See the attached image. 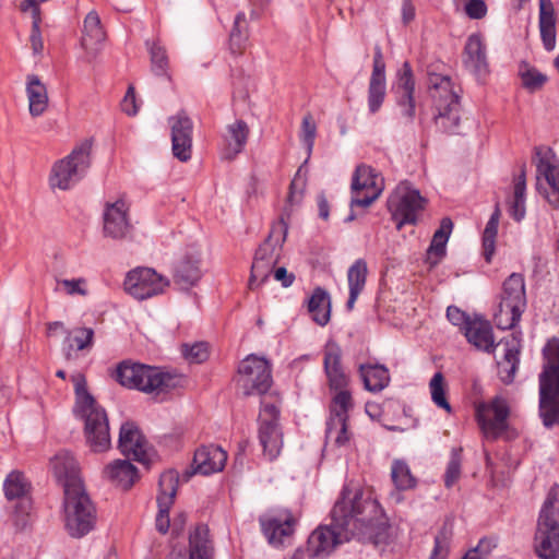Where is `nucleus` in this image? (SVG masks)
<instances>
[{
  "label": "nucleus",
  "instance_id": "1",
  "mask_svg": "<svg viewBox=\"0 0 559 559\" xmlns=\"http://www.w3.org/2000/svg\"><path fill=\"white\" fill-rule=\"evenodd\" d=\"M381 512L379 502L353 483L346 484L335 502L330 525L319 526L308 538L310 557H325L340 544L350 540Z\"/></svg>",
  "mask_w": 559,
  "mask_h": 559
},
{
  "label": "nucleus",
  "instance_id": "2",
  "mask_svg": "<svg viewBox=\"0 0 559 559\" xmlns=\"http://www.w3.org/2000/svg\"><path fill=\"white\" fill-rule=\"evenodd\" d=\"M112 377L121 386L136 390L154 397L182 388L186 382V378L179 373L132 360L120 361Z\"/></svg>",
  "mask_w": 559,
  "mask_h": 559
},
{
  "label": "nucleus",
  "instance_id": "3",
  "mask_svg": "<svg viewBox=\"0 0 559 559\" xmlns=\"http://www.w3.org/2000/svg\"><path fill=\"white\" fill-rule=\"evenodd\" d=\"M71 380L75 393L74 414L84 421V432L91 449L94 452H103L110 447L106 411L88 393L84 374L76 372L71 376Z\"/></svg>",
  "mask_w": 559,
  "mask_h": 559
},
{
  "label": "nucleus",
  "instance_id": "4",
  "mask_svg": "<svg viewBox=\"0 0 559 559\" xmlns=\"http://www.w3.org/2000/svg\"><path fill=\"white\" fill-rule=\"evenodd\" d=\"M543 358L538 413L544 427L550 429L559 425V338L552 337L546 343Z\"/></svg>",
  "mask_w": 559,
  "mask_h": 559
},
{
  "label": "nucleus",
  "instance_id": "5",
  "mask_svg": "<svg viewBox=\"0 0 559 559\" xmlns=\"http://www.w3.org/2000/svg\"><path fill=\"white\" fill-rule=\"evenodd\" d=\"M535 550L540 559H559V486L554 485L542 507Z\"/></svg>",
  "mask_w": 559,
  "mask_h": 559
},
{
  "label": "nucleus",
  "instance_id": "6",
  "mask_svg": "<svg viewBox=\"0 0 559 559\" xmlns=\"http://www.w3.org/2000/svg\"><path fill=\"white\" fill-rule=\"evenodd\" d=\"M430 94L433 99L435 123L445 133H459L460 126V97L453 91L449 76L433 74L429 78Z\"/></svg>",
  "mask_w": 559,
  "mask_h": 559
},
{
  "label": "nucleus",
  "instance_id": "7",
  "mask_svg": "<svg viewBox=\"0 0 559 559\" xmlns=\"http://www.w3.org/2000/svg\"><path fill=\"white\" fill-rule=\"evenodd\" d=\"M63 512L64 526L71 537L81 538L96 525V508L84 488L64 492Z\"/></svg>",
  "mask_w": 559,
  "mask_h": 559
},
{
  "label": "nucleus",
  "instance_id": "8",
  "mask_svg": "<svg viewBox=\"0 0 559 559\" xmlns=\"http://www.w3.org/2000/svg\"><path fill=\"white\" fill-rule=\"evenodd\" d=\"M287 231L288 225L281 217L272 226L267 238L255 250L249 277L250 289L259 287L270 277L273 266L277 263L278 250L286 240Z\"/></svg>",
  "mask_w": 559,
  "mask_h": 559
},
{
  "label": "nucleus",
  "instance_id": "9",
  "mask_svg": "<svg viewBox=\"0 0 559 559\" xmlns=\"http://www.w3.org/2000/svg\"><path fill=\"white\" fill-rule=\"evenodd\" d=\"M525 281L521 273H512L502 285V293L493 320L498 329H513L526 308Z\"/></svg>",
  "mask_w": 559,
  "mask_h": 559
},
{
  "label": "nucleus",
  "instance_id": "10",
  "mask_svg": "<svg viewBox=\"0 0 559 559\" xmlns=\"http://www.w3.org/2000/svg\"><path fill=\"white\" fill-rule=\"evenodd\" d=\"M92 141L85 140L64 158L55 163L50 185L52 188L68 190L79 182L91 166Z\"/></svg>",
  "mask_w": 559,
  "mask_h": 559
},
{
  "label": "nucleus",
  "instance_id": "11",
  "mask_svg": "<svg viewBox=\"0 0 559 559\" xmlns=\"http://www.w3.org/2000/svg\"><path fill=\"white\" fill-rule=\"evenodd\" d=\"M280 403L276 399H263L259 414V441L264 455L273 461L283 448V432L280 426Z\"/></svg>",
  "mask_w": 559,
  "mask_h": 559
},
{
  "label": "nucleus",
  "instance_id": "12",
  "mask_svg": "<svg viewBox=\"0 0 559 559\" xmlns=\"http://www.w3.org/2000/svg\"><path fill=\"white\" fill-rule=\"evenodd\" d=\"M238 384L245 395H263L273 384L271 362L254 354L248 355L238 366Z\"/></svg>",
  "mask_w": 559,
  "mask_h": 559
},
{
  "label": "nucleus",
  "instance_id": "13",
  "mask_svg": "<svg viewBox=\"0 0 559 559\" xmlns=\"http://www.w3.org/2000/svg\"><path fill=\"white\" fill-rule=\"evenodd\" d=\"M384 189L383 177L371 166L360 164L352 177L350 207H369Z\"/></svg>",
  "mask_w": 559,
  "mask_h": 559
},
{
  "label": "nucleus",
  "instance_id": "14",
  "mask_svg": "<svg viewBox=\"0 0 559 559\" xmlns=\"http://www.w3.org/2000/svg\"><path fill=\"white\" fill-rule=\"evenodd\" d=\"M425 199L416 189L400 187L388 199V209L396 222L397 229L403 225L416 224L418 213L424 210Z\"/></svg>",
  "mask_w": 559,
  "mask_h": 559
},
{
  "label": "nucleus",
  "instance_id": "15",
  "mask_svg": "<svg viewBox=\"0 0 559 559\" xmlns=\"http://www.w3.org/2000/svg\"><path fill=\"white\" fill-rule=\"evenodd\" d=\"M476 420L487 438L497 439L508 429L510 407L506 399L493 397L476 406Z\"/></svg>",
  "mask_w": 559,
  "mask_h": 559
},
{
  "label": "nucleus",
  "instance_id": "16",
  "mask_svg": "<svg viewBox=\"0 0 559 559\" xmlns=\"http://www.w3.org/2000/svg\"><path fill=\"white\" fill-rule=\"evenodd\" d=\"M169 285V281L150 267H138L130 271L123 286L128 294L135 299L143 300L162 294Z\"/></svg>",
  "mask_w": 559,
  "mask_h": 559
},
{
  "label": "nucleus",
  "instance_id": "17",
  "mask_svg": "<svg viewBox=\"0 0 559 559\" xmlns=\"http://www.w3.org/2000/svg\"><path fill=\"white\" fill-rule=\"evenodd\" d=\"M261 530L267 542L277 547L284 544L295 531L296 519L289 510H280L276 513H269L259 519Z\"/></svg>",
  "mask_w": 559,
  "mask_h": 559
},
{
  "label": "nucleus",
  "instance_id": "18",
  "mask_svg": "<svg viewBox=\"0 0 559 559\" xmlns=\"http://www.w3.org/2000/svg\"><path fill=\"white\" fill-rule=\"evenodd\" d=\"M157 496L158 512L155 519L156 530L166 534L170 527L169 510L178 488V476L174 471L165 472L159 477Z\"/></svg>",
  "mask_w": 559,
  "mask_h": 559
},
{
  "label": "nucleus",
  "instance_id": "19",
  "mask_svg": "<svg viewBox=\"0 0 559 559\" xmlns=\"http://www.w3.org/2000/svg\"><path fill=\"white\" fill-rule=\"evenodd\" d=\"M168 122L171 129V148L174 156L180 162L189 160L192 153L193 123L191 119L181 111L170 117Z\"/></svg>",
  "mask_w": 559,
  "mask_h": 559
},
{
  "label": "nucleus",
  "instance_id": "20",
  "mask_svg": "<svg viewBox=\"0 0 559 559\" xmlns=\"http://www.w3.org/2000/svg\"><path fill=\"white\" fill-rule=\"evenodd\" d=\"M118 445L121 453L129 460L147 463V443L134 423L127 421L121 425Z\"/></svg>",
  "mask_w": 559,
  "mask_h": 559
},
{
  "label": "nucleus",
  "instance_id": "21",
  "mask_svg": "<svg viewBox=\"0 0 559 559\" xmlns=\"http://www.w3.org/2000/svg\"><path fill=\"white\" fill-rule=\"evenodd\" d=\"M227 461V453L221 447L210 444L202 445L195 452L192 461V469L187 471L188 477L199 473L211 475L223 471Z\"/></svg>",
  "mask_w": 559,
  "mask_h": 559
},
{
  "label": "nucleus",
  "instance_id": "22",
  "mask_svg": "<svg viewBox=\"0 0 559 559\" xmlns=\"http://www.w3.org/2000/svg\"><path fill=\"white\" fill-rule=\"evenodd\" d=\"M538 160L536 164L537 178H545L547 187L544 189V197L548 203L556 210L559 209V166L551 158V151L548 150L542 154L539 147L535 148Z\"/></svg>",
  "mask_w": 559,
  "mask_h": 559
},
{
  "label": "nucleus",
  "instance_id": "23",
  "mask_svg": "<svg viewBox=\"0 0 559 559\" xmlns=\"http://www.w3.org/2000/svg\"><path fill=\"white\" fill-rule=\"evenodd\" d=\"M50 464L56 478L63 487V492L72 488H84L80 477L78 462L71 453L60 451L51 459Z\"/></svg>",
  "mask_w": 559,
  "mask_h": 559
},
{
  "label": "nucleus",
  "instance_id": "24",
  "mask_svg": "<svg viewBox=\"0 0 559 559\" xmlns=\"http://www.w3.org/2000/svg\"><path fill=\"white\" fill-rule=\"evenodd\" d=\"M129 207L123 200L108 203L104 212V233L114 239L127 237L132 226L128 217Z\"/></svg>",
  "mask_w": 559,
  "mask_h": 559
},
{
  "label": "nucleus",
  "instance_id": "25",
  "mask_svg": "<svg viewBox=\"0 0 559 559\" xmlns=\"http://www.w3.org/2000/svg\"><path fill=\"white\" fill-rule=\"evenodd\" d=\"M31 484L20 471H12L3 483L4 496L8 500H19L15 506L17 515H27L31 510V500L27 497Z\"/></svg>",
  "mask_w": 559,
  "mask_h": 559
},
{
  "label": "nucleus",
  "instance_id": "26",
  "mask_svg": "<svg viewBox=\"0 0 559 559\" xmlns=\"http://www.w3.org/2000/svg\"><path fill=\"white\" fill-rule=\"evenodd\" d=\"M199 254L187 253L174 266V283L182 290H188L202 277Z\"/></svg>",
  "mask_w": 559,
  "mask_h": 559
},
{
  "label": "nucleus",
  "instance_id": "27",
  "mask_svg": "<svg viewBox=\"0 0 559 559\" xmlns=\"http://www.w3.org/2000/svg\"><path fill=\"white\" fill-rule=\"evenodd\" d=\"M463 62L476 75H483L488 72L486 45L480 34L474 33L467 37L463 52Z\"/></svg>",
  "mask_w": 559,
  "mask_h": 559
},
{
  "label": "nucleus",
  "instance_id": "28",
  "mask_svg": "<svg viewBox=\"0 0 559 559\" xmlns=\"http://www.w3.org/2000/svg\"><path fill=\"white\" fill-rule=\"evenodd\" d=\"M497 345H503V359L499 361L501 380L509 384L513 382L520 364L521 340L514 334L501 340Z\"/></svg>",
  "mask_w": 559,
  "mask_h": 559
},
{
  "label": "nucleus",
  "instance_id": "29",
  "mask_svg": "<svg viewBox=\"0 0 559 559\" xmlns=\"http://www.w3.org/2000/svg\"><path fill=\"white\" fill-rule=\"evenodd\" d=\"M464 335L467 341L473 344L476 348L491 353L496 348L492 328L487 320L475 317L471 323H467V328L464 330Z\"/></svg>",
  "mask_w": 559,
  "mask_h": 559
},
{
  "label": "nucleus",
  "instance_id": "30",
  "mask_svg": "<svg viewBox=\"0 0 559 559\" xmlns=\"http://www.w3.org/2000/svg\"><path fill=\"white\" fill-rule=\"evenodd\" d=\"M556 12L551 0H539V33L547 51L556 47Z\"/></svg>",
  "mask_w": 559,
  "mask_h": 559
},
{
  "label": "nucleus",
  "instance_id": "31",
  "mask_svg": "<svg viewBox=\"0 0 559 559\" xmlns=\"http://www.w3.org/2000/svg\"><path fill=\"white\" fill-rule=\"evenodd\" d=\"M453 229V222L450 217H443L439 228L435 231L432 240L427 250V263L435 267L447 253V243Z\"/></svg>",
  "mask_w": 559,
  "mask_h": 559
},
{
  "label": "nucleus",
  "instance_id": "32",
  "mask_svg": "<svg viewBox=\"0 0 559 559\" xmlns=\"http://www.w3.org/2000/svg\"><path fill=\"white\" fill-rule=\"evenodd\" d=\"M368 266L365 259H357L347 271L348 299L346 309L352 311L366 286Z\"/></svg>",
  "mask_w": 559,
  "mask_h": 559
},
{
  "label": "nucleus",
  "instance_id": "33",
  "mask_svg": "<svg viewBox=\"0 0 559 559\" xmlns=\"http://www.w3.org/2000/svg\"><path fill=\"white\" fill-rule=\"evenodd\" d=\"M359 374L364 388L372 393H379L384 390L391 381L389 369L384 365H360Z\"/></svg>",
  "mask_w": 559,
  "mask_h": 559
},
{
  "label": "nucleus",
  "instance_id": "34",
  "mask_svg": "<svg viewBox=\"0 0 559 559\" xmlns=\"http://www.w3.org/2000/svg\"><path fill=\"white\" fill-rule=\"evenodd\" d=\"M249 136V128L243 120H236L227 126L224 158L234 159L242 152Z\"/></svg>",
  "mask_w": 559,
  "mask_h": 559
},
{
  "label": "nucleus",
  "instance_id": "35",
  "mask_svg": "<svg viewBox=\"0 0 559 559\" xmlns=\"http://www.w3.org/2000/svg\"><path fill=\"white\" fill-rule=\"evenodd\" d=\"M106 33L103 28L99 15L96 11H91L84 19L83 36L81 44L87 51H95L105 40Z\"/></svg>",
  "mask_w": 559,
  "mask_h": 559
},
{
  "label": "nucleus",
  "instance_id": "36",
  "mask_svg": "<svg viewBox=\"0 0 559 559\" xmlns=\"http://www.w3.org/2000/svg\"><path fill=\"white\" fill-rule=\"evenodd\" d=\"M26 93L29 114L33 117L41 116L48 106V93L46 85L37 75L27 76Z\"/></svg>",
  "mask_w": 559,
  "mask_h": 559
},
{
  "label": "nucleus",
  "instance_id": "37",
  "mask_svg": "<svg viewBox=\"0 0 559 559\" xmlns=\"http://www.w3.org/2000/svg\"><path fill=\"white\" fill-rule=\"evenodd\" d=\"M189 550V559H213L214 548L206 525H198L190 534Z\"/></svg>",
  "mask_w": 559,
  "mask_h": 559
},
{
  "label": "nucleus",
  "instance_id": "38",
  "mask_svg": "<svg viewBox=\"0 0 559 559\" xmlns=\"http://www.w3.org/2000/svg\"><path fill=\"white\" fill-rule=\"evenodd\" d=\"M308 312L312 320L324 326L331 318V298L329 293L322 287H316L307 302Z\"/></svg>",
  "mask_w": 559,
  "mask_h": 559
},
{
  "label": "nucleus",
  "instance_id": "39",
  "mask_svg": "<svg viewBox=\"0 0 559 559\" xmlns=\"http://www.w3.org/2000/svg\"><path fill=\"white\" fill-rule=\"evenodd\" d=\"M108 478L123 489H129L138 478L136 467L128 460H116L106 467Z\"/></svg>",
  "mask_w": 559,
  "mask_h": 559
},
{
  "label": "nucleus",
  "instance_id": "40",
  "mask_svg": "<svg viewBox=\"0 0 559 559\" xmlns=\"http://www.w3.org/2000/svg\"><path fill=\"white\" fill-rule=\"evenodd\" d=\"M249 28L246 14L237 13L229 33L228 47L233 55H241L247 47Z\"/></svg>",
  "mask_w": 559,
  "mask_h": 559
},
{
  "label": "nucleus",
  "instance_id": "41",
  "mask_svg": "<svg viewBox=\"0 0 559 559\" xmlns=\"http://www.w3.org/2000/svg\"><path fill=\"white\" fill-rule=\"evenodd\" d=\"M500 219V210L497 205L483 233V255L490 263L496 250V238Z\"/></svg>",
  "mask_w": 559,
  "mask_h": 559
},
{
  "label": "nucleus",
  "instance_id": "42",
  "mask_svg": "<svg viewBox=\"0 0 559 559\" xmlns=\"http://www.w3.org/2000/svg\"><path fill=\"white\" fill-rule=\"evenodd\" d=\"M348 431V418L329 417L326 421L325 437L337 447L346 445L350 440Z\"/></svg>",
  "mask_w": 559,
  "mask_h": 559
},
{
  "label": "nucleus",
  "instance_id": "43",
  "mask_svg": "<svg viewBox=\"0 0 559 559\" xmlns=\"http://www.w3.org/2000/svg\"><path fill=\"white\" fill-rule=\"evenodd\" d=\"M146 47L150 51L152 71L157 76H165L170 79L168 74V56L165 47L158 41H146Z\"/></svg>",
  "mask_w": 559,
  "mask_h": 559
},
{
  "label": "nucleus",
  "instance_id": "44",
  "mask_svg": "<svg viewBox=\"0 0 559 559\" xmlns=\"http://www.w3.org/2000/svg\"><path fill=\"white\" fill-rule=\"evenodd\" d=\"M391 477L399 490H408L416 486V479L404 461L395 460L392 463Z\"/></svg>",
  "mask_w": 559,
  "mask_h": 559
},
{
  "label": "nucleus",
  "instance_id": "45",
  "mask_svg": "<svg viewBox=\"0 0 559 559\" xmlns=\"http://www.w3.org/2000/svg\"><path fill=\"white\" fill-rule=\"evenodd\" d=\"M415 80L412 67L405 61L396 74L395 94L396 97L414 96Z\"/></svg>",
  "mask_w": 559,
  "mask_h": 559
},
{
  "label": "nucleus",
  "instance_id": "46",
  "mask_svg": "<svg viewBox=\"0 0 559 559\" xmlns=\"http://www.w3.org/2000/svg\"><path fill=\"white\" fill-rule=\"evenodd\" d=\"M429 389L432 402L447 413L452 412V407L447 400L444 377L441 372H436L429 382Z\"/></svg>",
  "mask_w": 559,
  "mask_h": 559
},
{
  "label": "nucleus",
  "instance_id": "47",
  "mask_svg": "<svg viewBox=\"0 0 559 559\" xmlns=\"http://www.w3.org/2000/svg\"><path fill=\"white\" fill-rule=\"evenodd\" d=\"M334 391L336 394L332 400L330 417L348 418V412L354 406L350 392L346 388Z\"/></svg>",
  "mask_w": 559,
  "mask_h": 559
},
{
  "label": "nucleus",
  "instance_id": "48",
  "mask_svg": "<svg viewBox=\"0 0 559 559\" xmlns=\"http://www.w3.org/2000/svg\"><path fill=\"white\" fill-rule=\"evenodd\" d=\"M29 8L33 9V16H34L32 34H31L32 48H33L35 53H39V52L43 51L44 44H43V39H41V35H40V29H39V22H40V20H39V16H38L39 15V8H38V4H37V0H25L24 3L22 4V10L26 11Z\"/></svg>",
  "mask_w": 559,
  "mask_h": 559
},
{
  "label": "nucleus",
  "instance_id": "49",
  "mask_svg": "<svg viewBox=\"0 0 559 559\" xmlns=\"http://www.w3.org/2000/svg\"><path fill=\"white\" fill-rule=\"evenodd\" d=\"M461 464H462V449L453 448L451 451V457L448 463L444 474V485L447 488H451L461 476Z\"/></svg>",
  "mask_w": 559,
  "mask_h": 559
},
{
  "label": "nucleus",
  "instance_id": "50",
  "mask_svg": "<svg viewBox=\"0 0 559 559\" xmlns=\"http://www.w3.org/2000/svg\"><path fill=\"white\" fill-rule=\"evenodd\" d=\"M323 367L325 374L342 368V349L335 342H328L324 347Z\"/></svg>",
  "mask_w": 559,
  "mask_h": 559
},
{
  "label": "nucleus",
  "instance_id": "51",
  "mask_svg": "<svg viewBox=\"0 0 559 559\" xmlns=\"http://www.w3.org/2000/svg\"><path fill=\"white\" fill-rule=\"evenodd\" d=\"M452 532L443 526L435 537V547L429 559H447L450 550Z\"/></svg>",
  "mask_w": 559,
  "mask_h": 559
},
{
  "label": "nucleus",
  "instance_id": "52",
  "mask_svg": "<svg viewBox=\"0 0 559 559\" xmlns=\"http://www.w3.org/2000/svg\"><path fill=\"white\" fill-rule=\"evenodd\" d=\"M181 354L190 364H201L209 358V346L205 342H197L192 345L183 344Z\"/></svg>",
  "mask_w": 559,
  "mask_h": 559
},
{
  "label": "nucleus",
  "instance_id": "53",
  "mask_svg": "<svg viewBox=\"0 0 559 559\" xmlns=\"http://www.w3.org/2000/svg\"><path fill=\"white\" fill-rule=\"evenodd\" d=\"M316 135L317 124L312 116L308 114L302 118L300 132V139L307 147L308 157L311 155V152L313 150Z\"/></svg>",
  "mask_w": 559,
  "mask_h": 559
},
{
  "label": "nucleus",
  "instance_id": "54",
  "mask_svg": "<svg viewBox=\"0 0 559 559\" xmlns=\"http://www.w3.org/2000/svg\"><path fill=\"white\" fill-rule=\"evenodd\" d=\"M385 98V83L369 82L368 108L370 114H376L381 108Z\"/></svg>",
  "mask_w": 559,
  "mask_h": 559
},
{
  "label": "nucleus",
  "instance_id": "55",
  "mask_svg": "<svg viewBox=\"0 0 559 559\" xmlns=\"http://www.w3.org/2000/svg\"><path fill=\"white\" fill-rule=\"evenodd\" d=\"M94 331L91 328H76L68 332V340H71L78 350L88 348L93 344Z\"/></svg>",
  "mask_w": 559,
  "mask_h": 559
},
{
  "label": "nucleus",
  "instance_id": "56",
  "mask_svg": "<svg viewBox=\"0 0 559 559\" xmlns=\"http://www.w3.org/2000/svg\"><path fill=\"white\" fill-rule=\"evenodd\" d=\"M521 79L523 86L532 92L540 88L547 81L546 75L535 68H527L521 71Z\"/></svg>",
  "mask_w": 559,
  "mask_h": 559
},
{
  "label": "nucleus",
  "instance_id": "57",
  "mask_svg": "<svg viewBox=\"0 0 559 559\" xmlns=\"http://www.w3.org/2000/svg\"><path fill=\"white\" fill-rule=\"evenodd\" d=\"M369 82L385 83V62L380 46L374 47L373 67Z\"/></svg>",
  "mask_w": 559,
  "mask_h": 559
},
{
  "label": "nucleus",
  "instance_id": "58",
  "mask_svg": "<svg viewBox=\"0 0 559 559\" xmlns=\"http://www.w3.org/2000/svg\"><path fill=\"white\" fill-rule=\"evenodd\" d=\"M447 318L453 325L459 326L463 332L465 328H467V323H471L473 320V318L455 306L448 307Z\"/></svg>",
  "mask_w": 559,
  "mask_h": 559
},
{
  "label": "nucleus",
  "instance_id": "59",
  "mask_svg": "<svg viewBox=\"0 0 559 559\" xmlns=\"http://www.w3.org/2000/svg\"><path fill=\"white\" fill-rule=\"evenodd\" d=\"M396 104L401 116L405 118L406 122L412 123L416 114L414 96L396 97Z\"/></svg>",
  "mask_w": 559,
  "mask_h": 559
},
{
  "label": "nucleus",
  "instance_id": "60",
  "mask_svg": "<svg viewBox=\"0 0 559 559\" xmlns=\"http://www.w3.org/2000/svg\"><path fill=\"white\" fill-rule=\"evenodd\" d=\"M464 11L469 19L480 20L487 14V4L484 0H468Z\"/></svg>",
  "mask_w": 559,
  "mask_h": 559
},
{
  "label": "nucleus",
  "instance_id": "61",
  "mask_svg": "<svg viewBox=\"0 0 559 559\" xmlns=\"http://www.w3.org/2000/svg\"><path fill=\"white\" fill-rule=\"evenodd\" d=\"M496 546H497V544H496L495 539L484 537L478 542L476 547H474L473 549H471L466 552V555L463 557V559H481L480 557H477L478 550H484L485 555H490L491 551L496 548Z\"/></svg>",
  "mask_w": 559,
  "mask_h": 559
},
{
  "label": "nucleus",
  "instance_id": "62",
  "mask_svg": "<svg viewBox=\"0 0 559 559\" xmlns=\"http://www.w3.org/2000/svg\"><path fill=\"white\" fill-rule=\"evenodd\" d=\"M329 386L331 390L345 389L348 385L349 378L345 373L344 368L332 371L326 374Z\"/></svg>",
  "mask_w": 559,
  "mask_h": 559
},
{
  "label": "nucleus",
  "instance_id": "63",
  "mask_svg": "<svg viewBox=\"0 0 559 559\" xmlns=\"http://www.w3.org/2000/svg\"><path fill=\"white\" fill-rule=\"evenodd\" d=\"M121 109L129 116H134L138 112L135 91L132 85L128 87V91L121 102Z\"/></svg>",
  "mask_w": 559,
  "mask_h": 559
},
{
  "label": "nucleus",
  "instance_id": "64",
  "mask_svg": "<svg viewBox=\"0 0 559 559\" xmlns=\"http://www.w3.org/2000/svg\"><path fill=\"white\" fill-rule=\"evenodd\" d=\"M59 283L66 288L69 295L85 296L87 294V290L83 287L85 284V280L83 278L62 280Z\"/></svg>",
  "mask_w": 559,
  "mask_h": 559
}]
</instances>
